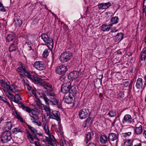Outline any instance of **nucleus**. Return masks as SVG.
I'll use <instances>...</instances> for the list:
<instances>
[{"label": "nucleus", "mask_w": 146, "mask_h": 146, "mask_svg": "<svg viewBox=\"0 0 146 146\" xmlns=\"http://www.w3.org/2000/svg\"><path fill=\"white\" fill-rule=\"evenodd\" d=\"M66 79V76L64 75H62L60 78V80L61 82H64Z\"/></svg>", "instance_id": "obj_49"}, {"label": "nucleus", "mask_w": 146, "mask_h": 146, "mask_svg": "<svg viewBox=\"0 0 146 146\" xmlns=\"http://www.w3.org/2000/svg\"><path fill=\"white\" fill-rule=\"evenodd\" d=\"M68 68L66 66L62 65L57 67L55 70L56 74H63L67 70Z\"/></svg>", "instance_id": "obj_14"}, {"label": "nucleus", "mask_w": 146, "mask_h": 146, "mask_svg": "<svg viewBox=\"0 0 146 146\" xmlns=\"http://www.w3.org/2000/svg\"><path fill=\"white\" fill-rule=\"evenodd\" d=\"M100 141L103 144H105L108 142V137L106 135H101L100 137Z\"/></svg>", "instance_id": "obj_20"}, {"label": "nucleus", "mask_w": 146, "mask_h": 146, "mask_svg": "<svg viewBox=\"0 0 146 146\" xmlns=\"http://www.w3.org/2000/svg\"><path fill=\"white\" fill-rule=\"evenodd\" d=\"M3 90L7 96L10 100L12 101V100H13V98H14V95L12 94L9 90H6L5 89H3Z\"/></svg>", "instance_id": "obj_28"}, {"label": "nucleus", "mask_w": 146, "mask_h": 146, "mask_svg": "<svg viewBox=\"0 0 146 146\" xmlns=\"http://www.w3.org/2000/svg\"><path fill=\"white\" fill-rule=\"evenodd\" d=\"M73 99L72 97L70 96L64 97V101L65 102L68 104L72 103Z\"/></svg>", "instance_id": "obj_32"}, {"label": "nucleus", "mask_w": 146, "mask_h": 146, "mask_svg": "<svg viewBox=\"0 0 146 146\" xmlns=\"http://www.w3.org/2000/svg\"><path fill=\"white\" fill-rule=\"evenodd\" d=\"M19 106L22 109L26 111L28 113H30L31 112V110L29 107L25 106L21 103H19Z\"/></svg>", "instance_id": "obj_26"}, {"label": "nucleus", "mask_w": 146, "mask_h": 146, "mask_svg": "<svg viewBox=\"0 0 146 146\" xmlns=\"http://www.w3.org/2000/svg\"><path fill=\"white\" fill-rule=\"evenodd\" d=\"M34 138H33V139H30V140H29V141H30V142L31 143H35V144L36 145V143H37V142L35 141L34 140Z\"/></svg>", "instance_id": "obj_58"}, {"label": "nucleus", "mask_w": 146, "mask_h": 146, "mask_svg": "<svg viewBox=\"0 0 146 146\" xmlns=\"http://www.w3.org/2000/svg\"><path fill=\"white\" fill-rule=\"evenodd\" d=\"M14 22L15 23L16 25L19 27H20L22 24V22L21 20L20 19L19 16H17L15 17L14 20Z\"/></svg>", "instance_id": "obj_31"}, {"label": "nucleus", "mask_w": 146, "mask_h": 146, "mask_svg": "<svg viewBox=\"0 0 146 146\" xmlns=\"http://www.w3.org/2000/svg\"><path fill=\"white\" fill-rule=\"evenodd\" d=\"M58 105V108L60 109H62V104L61 103H60L58 102V104L57 105Z\"/></svg>", "instance_id": "obj_57"}, {"label": "nucleus", "mask_w": 146, "mask_h": 146, "mask_svg": "<svg viewBox=\"0 0 146 146\" xmlns=\"http://www.w3.org/2000/svg\"><path fill=\"white\" fill-rule=\"evenodd\" d=\"M133 142L131 139H128L125 141L123 143V146H132Z\"/></svg>", "instance_id": "obj_38"}, {"label": "nucleus", "mask_w": 146, "mask_h": 146, "mask_svg": "<svg viewBox=\"0 0 146 146\" xmlns=\"http://www.w3.org/2000/svg\"><path fill=\"white\" fill-rule=\"evenodd\" d=\"M77 86L74 85L72 87H70L69 93L72 94L73 96H75L77 93V90L76 89Z\"/></svg>", "instance_id": "obj_22"}, {"label": "nucleus", "mask_w": 146, "mask_h": 146, "mask_svg": "<svg viewBox=\"0 0 146 146\" xmlns=\"http://www.w3.org/2000/svg\"><path fill=\"white\" fill-rule=\"evenodd\" d=\"M123 34L122 33H118L115 36L116 40L115 42L118 43L120 42L123 38Z\"/></svg>", "instance_id": "obj_25"}, {"label": "nucleus", "mask_w": 146, "mask_h": 146, "mask_svg": "<svg viewBox=\"0 0 146 146\" xmlns=\"http://www.w3.org/2000/svg\"><path fill=\"white\" fill-rule=\"evenodd\" d=\"M48 135L47 143L52 145L56 146V139L51 134Z\"/></svg>", "instance_id": "obj_16"}, {"label": "nucleus", "mask_w": 146, "mask_h": 146, "mask_svg": "<svg viewBox=\"0 0 146 146\" xmlns=\"http://www.w3.org/2000/svg\"><path fill=\"white\" fill-rule=\"evenodd\" d=\"M132 132L131 131L122 133V136L123 137H129L131 134Z\"/></svg>", "instance_id": "obj_44"}, {"label": "nucleus", "mask_w": 146, "mask_h": 146, "mask_svg": "<svg viewBox=\"0 0 146 146\" xmlns=\"http://www.w3.org/2000/svg\"><path fill=\"white\" fill-rule=\"evenodd\" d=\"M52 92L47 90L46 91L44 92V93H43L41 96H44V95L46 96H49L54 97L55 96V95L54 93Z\"/></svg>", "instance_id": "obj_34"}, {"label": "nucleus", "mask_w": 146, "mask_h": 146, "mask_svg": "<svg viewBox=\"0 0 146 146\" xmlns=\"http://www.w3.org/2000/svg\"><path fill=\"white\" fill-rule=\"evenodd\" d=\"M119 19L117 16L112 17L111 19V22L112 24H115L119 22Z\"/></svg>", "instance_id": "obj_40"}, {"label": "nucleus", "mask_w": 146, "mask_h": 146, "mask_svg": "<svg viewBox=\"0 0 146 146\" xmlns=\"http://www.w3.org/2000/svg\"><path fill=\"white\" fill-rule=\"evenodd\" d=\"M118 31V30L116 29V27H113L111 29V33H115L117 32Z\"/></svg>", "instance_id": "obj_55"}, {"label": "nucleus", "mask_w": 146, "mask_h": 146, "mask_svg": "<svg viewBox=\"0 0 146 146\" xmlns=\"http://www.w3.org/2000/svg\"><path fill=\"white\" fill-rule=\"evenodd\" d=\"M35 125H38L39 126H41L42 125V123L39 121H38L37 120L34 123Z\"/></svg>", "instance_id": "obj_53"}, {"label": "nucleus", "mask_w": 146, "mask_h": 146, "mask_svg": "<svg viewBox=\"0 0 146 146\" xmlns=\"http://www.w3.org/2000/svg\"><path fill=\"white\" fill-rule=\"evenodd\" d=\"M12 125V124L11 122H6L4 131L7 130L9 131V130L11 129Z\"/></svg>", "instance_id": "obj_37"}, {"label": "nucleus", "mask_w": 146, "mask_h": 146, "mask_svg": "<svg viewBox=\"0 0 146 146\" xmlns=\"http://www.w3.org/2000/svg\"><path fill=\"white\" fill-rule=\"evenodd\" d=\"M40 97L41 98L44 100L46 104H48L49 102L53 105H56L58 104V100L54 97H50L48 99L44 95L43 96H40Z\"/></svg>", "instance_id": "obj_9"}, {"label": "nucleus", "mask_w": 146, "mask_h": 146, "mask_svg": "<svg viewBox=\"0 0 146 146\" xmlns=\"http://www.w3.org/2000/svg\"><path fill=\"white\" fill-rule=\"evenodd\" d=\"M27 138L29 140H30V139H32L34 138L31 133H27Z\"/></svg>", "instance_id": "obj_51"}, {"label": "nucleus", "mask_w": 146, "mask_h": 146, "mask_svg": "<svg viewBox=\"0 0 146 146\" xmlns=\"http://www.w3.org/2000/svg\"><path fill=\"white\" fill-rule=\"evenodd\" d=\"M143 85V79L141 78H138L137 80L135 86L138 89H141Z\"/></svg>", "instance_id": "obj_23"}, {"label": "nucleus", "mask_w": 146, "mask_h": 146, "mask_svg": "<svg viewBox=\"0 0 146 146\" xmlns=\"http://www.w3.org/2000/svg\"><path fill=\"white\" fill-rule=\"evenodd\" d=\"M25 87L28 90H29V91H30L31 90L33 89L30 86V85L28 84H26V85L25 86Z\"/></svg>", "instance_id": "obj_50"}, {"label": "nucleus", "mask_w": 146, "mask_h": 146, "mask_svg": "<svg viewBox=\"0 0 146 146\" xmlns=\"http://www.w3.org/2000/svg\"><path fill=\"white\" fill-rule=\"evenodd\" d=\"M29 93L32 96L33 95L35 96L36 95V92L33 89L30 91H29Z\"/></svg>", "instance_id": "obj_48"}, {"label": "nucleus", "mask_w": 146, "mask_h": 146, "mask_svg": "<svg viewBox=\"0 0 146 146\" xmlns=\"http://www.w3.org/2000/svg\"><path fill=\"white\" fill-rule=\"evenodd\" d=\"M27 126L29 129H30L31 131L33 133V135L35 136V138L38 140H40V139H39L38 137L37 136V130L35 129L34 127L31 126L29 125H28Z\"/></svg>", "instance_id": "obj_24"}, {"label": "nucleus", "mask_w": 146, "mask_h": 146, "mask_svg": "<svg viewBox=\"0 0 146 146\" xmlns=\"http://www.w3.org/2000/svg\"><path fill=\"white\" fill-rule=\"evenodd\" d=\"M133 146H141V143H137L134 145Z\"/></svg>", "instance_id": "obj_63"}, {"label": "nucleus", "mask_w": 146, "mask_h": 146, "mask_svg": "<svg viewBox=\"0 0 146 146\" xmlns=\"http://www.w3.org/2000/svg\"><path fill=\"white\" fill-rule=\"evenodd\" d=\"M33 115H37L38 113L37 109L34 108L31 110V112Z\"/></svg>", "instance_id": "obj_46"}, {"label": "nucleus", "mask_w": 146, "mask_h": 146, "mask_svg": "<svg viewBox=\"0 0 146 146\" xmlns=\"http://www.w3.org/2000/svg\"><path fill=\"white\" fill-rule=\"evenodd\" d=\"M108 140L110 144L112 145V142L114 141H115V143L113 144V145L115 146H117L118 144V142L119 141L118 134L111 132L108 135Z\"/></svg>", "instance_id": "obj_7"}, {"label": "nucleus", "mask_w": 146, "mask_h": 146, "mask_svg": "<svg viewBox=\"0 0 146 146\" xmlns=\"http://www.w3.org/2000/svg\"><path fill=\"white\" fill-rule=\"evenodd\" d=\"M89 110L87 108H86L80 110L79 113V116L80 119H83L86 118L88 115Z\"/></svg>", "instance_id": "obj_12"}, {"label": "nucleus", "mask_w": 146, "mask_h": 146, "mask_svg": "<svg viewBox=\"0 0 146 146\" xmlns=\"http://www.w3.org/2000/svg\"><path fill=\"white\" fill-rule=\"evenodd\" d=\"M30 116L31 117L30 119L32 122L34 123H35L37 120L39 119V117L38 115H35L34 116H33L30 115Z\"/></svg>", "instance_id": "obj_43"}, {"label": "nucleus", "mask_w": 146, "mask_h": 146, "mask_svg": "<svg viewBox=\"0 0 146 146\" xmlns=\"http://www.w3.org/2000/svg\"><path fill=\"white\" fill-rule=\"evenodd\" d=\"M48 118L55 119L59 123L61 121L60 112L57 110H52L48 115Z\"/></svg>", "instance_id": "obj_8"}, {"label": "nucleus", "mask_w": 146, "mask_h": 146, "mask_svg": "<svg viewBox=\"0 0 146 146\" xmlns=\"http://www.w3.org/2000/svg\"><path fill=\"white\" fill-rule=\"evenodd\" d=\"M72 57V53L70 51H66L61 54L59 59L61 62L65 63L69 61Z\"/></svg>", "instance_id": "obj_4"}, {"label": "nucleus", "mask_w": 146, "mask_h": 146, "mask_svg": "<svg viewBox=\"0 0 146 146\" xmlns=\"http://www.w3.org/2000/svg\"><path fill=\"white\" fill-rule=\"evenodd\" d=\"M135 127H134V133H135L137 135L142 134L143 131L142 123L139 122L136 125H135Z\"/></svg>", "instance_id": "obj_10"}, {"label": "nucleus", "mask_w": 146, "mask_h": 146, "mask_svg": "<svg viewBox=\"0 0 146 146\" xmlns=\"http://www.w3.org/2000/svg\"><path fill=\"white\" fill-rule=\"evenodd\" d=\"M143 9H146V0H144L143 2Z\"/></svg>", "instance_id": "obj_59"}, {"label": "nucleus", "mask_w": 146, "mask_h": 146, "mask_svg": "<svg viewBox=\"0 0 146 146\" xmlns=\"http://www.w3.org/2000/svg\"><path fill=\"white\" fill-rule=\"evenodd\" d=\"M112 129H114V131L115 132H117V130L116 129V128L114 127H111V130H110V132H112L113 131H112Z\"/></svg>", "instance_id": "obj_62"}, {"label": "nucleus", "mask_w": 146, "mask_h": 146, "mask_svg": "<svg viewBox=\"0 0 146 146\" xmlns=\"http://www.w3.org/2000/svg\"><path fill=\"white\" fill-rule=\"evenodd\" d=\"M141 59V61H145L146 58V47L144 48L140 54Z\"/></svg>", "instance_id": "obj_27"}, {"label": "nucleus", "mask_w": 146, "mask_h": 146, "mask_svg": "<svg viewBox=\"0 0 146 146\" xmlns=\"http://www.w3.org/2000/svg\"><path fill=\"white\" fill-rule=\"evenodd\" d=\"M0 11L4 12L6 11V10L5 8H4L3 6L0 7Z\"/></svg>", "instance_id": "obj_61"}, {"label": "nucleus", "mask_w": 146, "mask_h": 146, "mask_svg": "<svg viewBox=\"0 0 146 146\" xmlns=\"http://www.w3.org/2000/svg\"><path fill=\"white\" fill-rule=\"evenodd\" d=\"M91 139V132H88L87 133L86 135V137L85 140V141L86 143H87Z\"/></svg>", "instance_id": "obj_39"}, {"label": "nucleus", "mask_w": 146, "mask_h": 146, "mask_svg": "<svg viewBox=\"0 0 146 146\" xmlns=\"http://www.w3.org/2000/svg\"><path fill=\"white\" fill-rule=\"evenodd\" d=\"M71 86V83L70 82H67L63 84L61 86V92L62 93L65 94L69 92Z\"/></svg>", "instance_id": "obj_13"}, {"label": "nucleus", "mask_w": 146, "mask_h": 146, "mask_svg": "<svg viewBox=\"0 0 146 146\" xmlns=\"http://www.w3.org/2000/svg\"><path fill=\"white\" fill-rule=\"evenodd\" d=\"M111 6V3L110 2L107 3H102L98 5V7L99 9H106Z\"/></svg>", "instance_id": "obj_18"}, {"label": "nucleus", "mask_w": 146, "mask_h": 146, "mask_svg": "<svg viewBox=\"0 0 146 146\" xmlns=\"http://www.w3.org/2000/svg\"><path fill=\"white\" fill-rule=\"evenodd\" d=\"M48 50V49H46L43 52V56L44 58H46L48 56L49 53Z\"/></svg>", "instance_id": "obj_45"}, {"label": "nucleus", "mask_w": 146, "mask_h": 146, "mask_svg": "<svg viewBox=\"0 0 146 146\" xmlns=\"http://www.w3.org/2000/svg\"><path fill=\"white\" fill-rule=\"evenodd\" d=\"M1 141L3 143H6L12 139L11 132L8 130L4 131L1 135Z\"/></svg>", "instance_id": "obj_6"}, {"label": "nucleus", "mask_w": 146, "mask_h": 146, "mask_svg": "<svg viewBox=\"0 0 146 146\" xmlns=\"http://www.w3.org/2000/svg\"><path fill=\"white\" fill-rule=\"evenodd\" d=\"M34 67L36 69L40 71L44 70L46 68L44 63L43 62L41 61L35 62L34 64Z\"/></svg>", "instance_id": "obj_11"}, {"label": "nucleus", "mask_w": 146, "mask_h": 146, "mask_svg": "<svg viewBox=\"0 0 146 146\" xmlns=\"http://www.w3.org/2000/svg\"><path fill=\"white\" fill-rule=\"evenodd\" d=\"M0 100L3 101V102H4L5 103L6 102V101H7V100L6 98H5V97H2L1 96H0Z\"/></svg>", "instance_id": "obj_52"}, {"label": "nucleus", "mask_w": 146, "mask_h": 146, "mask_svg": "<svg viewBox=\"0 0 146 146\" xmlns=\"http://www.w3.org/2000/svg\"><path fill=\"white\" fill-rule=\"evenodd\" d=\"M17 70L18 72L20 74V75H25L28 78L30 79L32 82L33 81L36 76L32 75L30 73L27 72L25 68V67L22 63H21L19 67L17 68Z\"/></svg>", "instance_id": "obj_3"}, {"label": "nucleus", "mask_w": 146, "mask_h": 146, "mask_svg": "<svg viewBox=\"0 0 146 146\" xmlns=\"http://www.w3.org/2000/svg\"><path fill=\"white\" fill-rule=\"evenodd\" d=\"M41 37L44 42L47 44V46L49 48L52 49L53 46V42L52 38L46 33L42 34Z\"/></svg>", "instance_id": "obj_5"}, {"label": "nucleus", "mask_w": 146, "mask_h": 146, "mask_svg": "<svg viewBox=\"0 0 146 146\" xmlns=\"http://www.w3.org/2000/svg\"><path fill=\"white\" fill-rule=\"evenodd\" d=\"M116 110H112L109 111L108 115L110 117H113L116 115Z\"/></svg>", "instance_id": "obj_41"}, {"label": "nucleus", "mask_w": 146, "mask_h": 146, "mask_svg": "<svg viewBox=\"0 0 146 146\" xmlns=\"http://www.w3.org/2000/svg\"><path fill=\"white\" fill-rule=\"evenodd\" d=\"M38 139H40V140H38L39 141H42L43 142L47 143L48 137L45 136L44 137H43L42 138H38Z\"/></svg>", "instance_id": "obj_47"}, {"label": "nucleus", "mask_w": 146, "mask_h": 146, "mask_svg": "<svg viewBox=\"0 0 146 146\" xmlns=\"http://www.w3.org/2000/svg\"><path fill=\"white\" fill-rule=\"evenodd\" d=\"M17 118L20 121L22 122H23V118L21 115H19V116H18L17 117Z\"/></svg>", "instance_id": "obj_54"}, {"label": "nucleus", "mask_w": 146, "mask_h": 146, "mask_svg": "<svg viewBox=\"0 0 146 146\" xmlns=\"http://www.w3.org/2000/svg\"><path fill=\"white\" fill-rule=\"evenodd\" d=\"M143 78L145 80V83L144 84H146V74L143 76Z\"/></svg>", "instance_id": "obj_64"}, {"label": "nucleus", "mask_w": 146, "mask_h": 146, "mask_svg": "<svg viewBox=\"0 0 146 146\" xmlns=\"http://www.w3.org/2000/svg\"><path fill=\"white\" fill-rule=\"evenodd\" d=\"M0 84L6 90H10V91L15 93L17 92L18 90L16 89V86L13 84L10 86V83L8 81H5L3 80H0Z\"/></svg>", "instance_id": "obj_2"}, {"label": "nucleus", "mask_w": 146, "mask_h": 146, "mask_svg": "<svg viewBox=\"0 0 146 146\" xmlns=\"http://www.w3.org/2000/svg\"><path fill=\"white\" fill-rule=\"evenodd\" d=\"M15 116L17 117L20 115L19 113L17 111H15L14 112Z\"/></svg>", "instance_id": "obj_56"}, {"label": "nucleus", "mask_w": 146, "mask_h": 146, "mask_svg": "<svg viewBox=\"0 0 146 146\" xmlns=\"http://www.w3.org/2000/svg\"><path fill=\"white\" fill-rule=\"evenodd\" d=\"M41 109L45 110L46 112V115L47 116L52 111L50 110L49 107L45 106H44L43 104L41 105Z\"/></svg>", "instance_id": "obj_30"}, {"label": "nucleus", "mask_w": 146, "mask_h": 146, "mask_svg": "<svg viewBox=\"0 0 146 146\" xmlns=\"http://www.w3.org/2000/svg\"><path fill=\"white\" fill-rule=\"evenodd\" d=\"M6 39L7 41L10 42L13 41V42L15 40L16 41L15 39V35L13 33L10 34H8L6 37Z\"/></svg>", "instance_id": "obj_21"}, {"label": "nucleus", "mask_w": 146, "mask_h": 146, "mask_svg": "<svg viewBox=\"0 0 146 146\" xmlns=\"http://www.w3.org/2000/svg\"><path fill=\"white\" fill-rule=\"evenodd\" d=\"M133 120L130 115L129 114H126L124 117L122 119L123 123H127L130 124L132 122Z\"/></svg>", "instance_id": "obj_17"}, {"label": "nucleus", "mask_w": 146, "mask_h": 146, "mask_svg": "<svg viewBox=\"0 0 146 146\" xmlns=\"http://www.w3.org/2000/svg\"><path fill=\"white\" fill-rule=\"evenodd\" d=\"M92 119L90 117H88L86 119L84 122L83 124V126L84 127H86V125H90L92 123Z\"/></svg>", "instance_id": "obj_29"}, {"label": "nucleus", "mask_w": 146, "mask_h": 146, "mask_svg": "<svg viewBox=\"0 0 146 146\" xmlns=\"http://www.w3.org/2000/svg\"><path fill=\"white\" fill-rule=\"evenodd\" d=\"M88 146H97L94 143H89L88 145Z\"/></svg>", "instance_id": "obj_60"}, {"label": "nucleus", "mask_w": 146, "mask_h": 146, "mask_svg": "<svg viewBox=\"0 0 146 146\" xmlns=\"http://www.w3.org/2000/svg\"><path fill=\"white\" fill-rule=\"evenodd\" d=\"M79 72L78 71H75L70 73L68 76V78L70 80L76 79L79 76Z\"/></svg>", "instance_id": "obj_15"}, {"label": "nucleus", "mask_w": 146, "mask_h": 146, "mask_svg": "<svg viewBox=\"0 0 146 146\" xmlns=\"http://www.w3.org/2000/svg\"><path fill=\"white\" fill-rule=\"evenodd\" d=\"M12 132L13 133L17 134L19 133H22L23 131L20 127H15L12 129Z\"/></svg>", "instance_id": "obj_33"}, {"label": "nucleus", "mask_w": 146, "mask_h": 146, "mask_svg": "<svg viewBox=\"0 0 146 146\" xmlns=\"http://www.w3.org/2000/svg\"><path fill=\"white\" fill-rule=\"evenodd\" d=\"M110 29V28L109 25H103L101 28V30L103 31H108Z\"/></svg>", "instance_id": "obj_36"}, {"label": "nucleus", "mask_w": 146, "mask_h": 146, "mask_svg": "<svg viewBox=\"0 0 146 146\" xmlns=\"http://www.w3.org/2000/svg\"><path fill=\"white\" fill-rule=\"evenodd\" d=\"M13 99L12 101H13L19 104V101L21 99L19 95V94H16L15 96H14Z\"/></svg>", "instance_id": "obj_35"}, {"label": "nucleus", "mask_w": 146, "mask_h": 146, "mask_svg": "<svg viewBox=\"0 0 146 146\" xmlns=\"http://www.w3.org/2000/svg\"><path fill=\"white\" fill-rule=\"evenodd\" d=\"M18 45L17 41L15 40L11 43L9 47V50L10 52L15 51L17 49Z\"/></svg>", "instance_id": "obj_19"}, {"label": "nucleus", "mask_w": 146, "mask_h": 146, "mask_svg": "<svg viewBox=\"0 0 146 146\" xmlns=\"http://www.w3.org/2000/svg\"><path fill=\"white\" fill-rule=\"evenodd\" d=\"M33 82L38 85L43 87L44 88L52 92L54 90V88L49 83H45V81L43 79L39 78L37 76L35 77Z\"/></svg>", "instance_id": "obj_1"}, {"label": "nucleus", "mask_w": 146, "mask_h": 146, "mask_svg": "<svg viewBox=\"0 0 146 146\" xmlns=\"http://www.w3.org/2000/svg\"><path fill=\"white\" fill-rule=\"evenodd\" d=\"M44 125L43 127V129L45 133L48 135L50 134V133L49 128L48 127L47 124L46 123H45L44 124Z\"/></svg>", "instance_id": "obj_42"}]
</instances>
